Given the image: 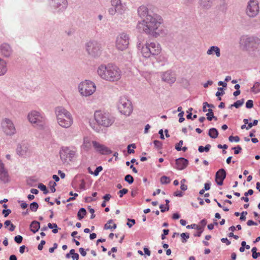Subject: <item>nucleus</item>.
I'll use <instances>...</instances> for the list:
<instances>
[{"label": "nucleus", "instance_id": "obj_1", "mask_svg": "<svg viewBox=\"0 0 260 260\" xmlns=\"http://www.w3.org/2000/svg\"><path fill=\"white\" fill-rule=\"evenodd\" d=\"M159 20V16L154 14L139 22L137 28L140 32H144L151 36L157 37L162 34V30L160 28L161 22Z\"/></svg>", "mask_w": 260, "mask_h": 260}, {"label": "nucleus", "instance_id": "obj_2", "mask_svg": "<svg viewBox=\"0 0 260 260\" xmlns=\"http://www.w3.org/2000/svg\"><path fill=\"white\" fill-rule=\"evenodd\" d=\"M97 72L101 78L108 81H117L121 78L120 69L115 65L110 63L100 65Z\"/></svg>", "mask_w": 260, "mask_h": 260}, {"label": "nucleus", "instance_id": "obj_3", "mask_svg": "<svg viewBox=\"0 0 260 260\" xmlns=\"http://www.w3.org/2000/svg\"><path fill=\"white\" fill-rule=\"evenodd\" d=\"M96 123L93 121H89V124L92 128L97 132L101 130L100 125L104 127H109L114 122V117L109 113H105L101 111H96L94 114Z\"/></svg>", "mask_w": 260, "mask_h": 260}, {"label": "nucleus", "instance_id": "obj_4", "mask_svg": "<svg viewBox=\"0 0 260 260\" xmlns=\"http://www.w3.org/2000/svg\"><path fill=\"white\" fill-rule=\"evenodd\" d=\"M240 45L254 56H260V39L256 37L243 36L240 38Z\"/></svg>", "mask_w": 260, "mask_h": 260}, {"label": "nucleus", "instance_id": "obj_5", "mask_svg": "<svg viewBox=\"0 0 260 260\" xmlns=\"http://www.w3.org/2000/svg\"><path fill=\"white\" fill-rule=\"evenodd\" d=\"M55 113L57 122L61 127L68 128L73 124V118L71 113L64 107H56Z\"/></svg>", "mask_w": 260, "mask_h": 260}, {"label": "nucleus", "instance_id": "obj_6", "mask_svg": "<svg viewBox=\"0 0 260 260\" xmlns=\"http://www.w3.org/2000/svg\"><path fill=\"white\" fill-rule=\"evenodd\" d=\"M28 121L34 125V126L39 129H45L46 127V118L40 112L32 111L27 115Z\"/></svg>", "mask_w": 260, "mask_h": 260}, {"label": "nucleus", "instance_id": "obj_7", "mask_svg": "<svg viewBox=\"0 0 260 260\" xmlns=\"http://www.w3.org/2000/svg\"><path fill=\"white\" fill-rule=\"evenodd\" d=\"M161 51L160 45L156 42L146 43L144 46H143L141 50L142 55L148 58L152 56H155L159 54Z\"/></svg>", "mask_w": 260, "mask_h": 260}, {"label": "nucleus", "instance_id": "obj_8", "mask_svg": "<svg viewBox=\"0 0 260 260\" xmlns=\"http://www.w3.org/2000/svg\"><path fill=\"white\" fill-rule=\"evenodd\" d=\"M96 90L94 83L90 80H85L78 85V90L81 95L88 96L92 95Z\"/></svg>", "mask_w": 260, "mask_h": 260}, {"label": "nucleus", "instance_id": "obj_9", "mask_svg": "<svg viewBox=\"0 0 260 260\" xmlns=\"http://www.w3.org/2000/svg\"><path fill=\"white\" fill-rule=\"evenodd\" d=\"M119 111L122 114L129 116L133 111L131 102L125 96H120L117 103Z\"/></svg>", "mask_w": 260, "mask_h": 260}, {"label": "nucleus", "instance_id": "obj_10", "mask_svg": "<svg viewBox=\"0 0 260 260\" xmlns=\"http://www.w3.org/2000/svg\"><path fill=\"white\" fill-rule=\"evenodd\" d=\"M126 10V5L121 0H111V7L108 10L109 14L114 16L116 14L122 15Z\"/></svg>", "mask_w": 260, "mask_h": 260}, {"label": "nucleus", "instance_id": "obj_11", "mask_svg": "<svg viewBox=\"0 0 260 260\" xmlns=\"http://www.w3.org/2000/svg\"><path fill=\"white\" fill-rule=\"evenodd\" d=\"M101 44L96 41H90L86 44V50L90 56L97 57L102 53Z\"/></svg>", "mask_w": 260, "mask_h": 260}, {"label": "nucleus", "instance_id": "obj_12", "mask_svg": "<svg viewBox=\"0 0 260 260\" xmlns=\"http://www.w3.org/2000/svg\"><path fill=\"white\" fill-rule=\"evenodd\" d=\"M50 5L54 14H60L64 12L68 7L67 0H50Z\"/></svg>", "mask_w": 260, "mask_h": 260}, {"label": "nucleus", "instance_id": "obj_13", "mask_svg": "<svg viewBox=\"0 0 260 260\" xmlns=\"http://www.w3.org/2000/svg\"><path fill=\"white\" fill-rule=\"evenodd\" d=\"M75 154V150L68 147H62L59 152L60 159L63 163L72 161Z\"/></svg>", "mask_w": 260, "mask_h": 260}, {"label": "nucleus", "instance_id": "obj_14", "mask_svg": "<svg viewBox=\"0 0 260 260\" xmlns=\"http://www.w3.org/2000/svg\"><path fill=\"white\" fill-rule=\"evenodd\" d=\"M2 127L4 133L7 136H13L16 133V128L12 121L5 118L2 122Z\"/></svg>", "mask_w": 260, "mask_h": 260}, {"label": "nucleus", "instance_id": "obj_15", "mask_svg": "<svg viewBox=\"0 0 260 260\" xmlns=\"http://www.w3.org/2000/svg\"><path fill=\"white\" fill-rule=\"evenodd\" d=\"M129 38L128 35L124 32L120 34L117 37L116 47L119 50L126 49L129 44Z\"/></svg>", "mask_w": 260, "mask_h": 260}, {"label": "nucleus", "instance_id": "obj_16", "mask_svg": "<svg viewBox=\"0 0 260 260\" xmlns=\"http://www.w3.org/2000/svg\"><path fill=\"white\" fill-rule=\"evenodd\" d=\"M259 12L258 3L257 0H250L246 9V13L250 18L256 17Z\"/></svg>", "mask_w": 260, "mask_h": 260}, {"label": "nucleus", "instance_id": "obj_17", "mask_svg": "<svg viewBox=\"0 0 260 260\" xmlns=\"http://www.w3.org/2000/svg\"><path fill=\"white\" fill-rule=\"evenodd\" d=\"M13 52L12 47L7 43H3L0 45V54L6 58L10 57Z\"/></svg>", "mask_w": 260, "mask_h": 260}, {"label": "nucleus", "instance_id": "obj_18", "mask_svg": "<svg viewBox=\"0 0 260 260\" xmlns=\"http://www.w3.org/2000/svg\"><path fill=\"white\" fill-rule=\"evenodd\" d=\"M92 144L96 151L102 155H108L112 152L108 147L96 141H92Z\"/></svg>", "mask_w": 260, "mask_h": 260}, {"label": "nucleus", "instance_id": "obj_19", "mask_svg": "<svg viewBox=\"0 0 260 260\" xmlns=\"http://www.w3.org/2000/svg\"><path fill=\"white\" fill-rule=\"evenodd\" d=\"M29 146L27 143L18 144L16 149L17 154L19 156H25L29 152Z\"/></svg>", "mask_w": 260, "mask_h": 260}, {"label": "nucleus", "instance_id": "obj_20", "mask_svg": "<svg viewBox=\"0 0 260 260\" xmlns=\"http://www.w3.org/2000/svg\"><path fill=\"white\" fill-rule=\"evenodd\" d=\"M226 172L224 169H220L215 174V181L218 185H222L226 177Z\"/></svg>", "mask_w": 260, "mask_h": 260}, {"label": "nucleus", "instance_id": "obj_21", "mask_svg": "<svg viewBox=\"0 0 260 260\" xmlns=\"http://www.w3.org/2000/svg\"><path fill=\"white\" fill-rule=\"evenodd\" d=\"M138 13L139 16L142 18L146 19L148 16L154 14V13L148 10V9L145 6L142 5L138 9Z\"/></svg>", "mask_w": 260, "mask_h": 260}, {"label": "nucleus", "instance_id": "obj_22", "mask_svg": "<svg viewBox=\"0 0 260 260\" xmlns=\"http://www.w3.org/2000/svg\"><path fill=\"white\" fill-rule=\"evenodd\" d=\"M188 165V161L186 158L180 157L175 160V166L174 167L179 170L184 169Z\"/></svg>", "mask_w": 260, "mask_h": 260}, {"label": "nucleus", "instance_id": "obj_23", "mask_svg": "<svg viewBox=\"0 0 260 260\" xmlns=\"http://www.w3.org/2000/svg\"><path fill=\"white\" fill-rule=\"evenodd\" d=\"M162 80L168 83L172 84L175 82L176 78L173 73L168 71L163 73Z\"/></svg>", "mask_w": 260, "mask_h": 260}, {"label": "nucleus", "instance_id": "obj_24", "mask_svg": "<svg viewBox=\"0 0 260 260\" xmlns=\"http://www.w3.org/2000/svg\"><path fill=\"white\" fill-rule=\"evenodd\" d=\"M8 71L7 62L0 57V76L5 75Z\"/></svg>", "mask_w": 260, "mask_h": 260}, {"label": "nucleus", "instance_id": "obj_25", "mask_svg": "<svg viewBox=\"0 0 260 260\" xmlns=\"http://www.w3.org/2000/svg\"><path fill=\"white\" fill-rule=\"evenodd\" d=\"M81 149L85 151H88L91 147V140L89 138L85 137L83 139V144Z\"/></svg>", "mask_w": 260, "mask_h": 260}, {"label": "nucleus", "instance_id": "obj_26", "mask_svg": "<svg viewBox=\"0 0 260 260\" xmlns=\"http://www.w3.org/2000/svg\"><path fill=\"white\" fill-rule=\"evenodd\" d=\"M214 53L217 57H220L221 55L220 48L217 46H213L210 47L207 51V54L209 55H212Z\"/></svg>", "mask_w": 260, "mask_h": 260}, {"label": "nucleus", "instance_id": "obj_27", "mask_svg": "<svg viewBox=\"0 0 260 260\" xmlns=\"http://www.w3.org/2000/svg\"><path fill=\"white\" fill-rule=\"evenodd\" d=\"M212 3V0H200L199 2L200 6L206 10L211 7Z\"/></svg>", "mask_w": 260, "mask_h": 260}, {"label": "nucleus", "instance_id": "obj_28", "mask_svg": "<svg viewBox=\"0 0 260 260\" xmlns=\"http://www.w3.org/2000/svg\"><path fill=\"white\" fill-rule=\"evenodd\" d=\"M40 228V223L39 222L34 220L30 224V230L33 233H37Z\"/></svg>", "mask_w": 260, "mask_h": 260}, {"label": "nucleus", "instance_id": "obj_29", "mask_svg": "<svg viewBox=\"0 0 260 260\" xmlns=\"http://www.w3.org/2000/svg\"><path fill=\"white\" fill-rule=\"evenodd\" d=\"M0 180L4 183L9 181V175L7 170L0 173Z\"/></svg>", "mask_w": 260, "mask_h": 260}, {"label": "nucleus", "instance_id": "obj_30", "mask_svg": "<svg viewBox=\"0 0 260 260\" xmlns=\"http://www.w3.org/2000/svg\"><path fill=\"white\" fill-rule=\"evenodd\" d=\"M209 136L213 139L216 138L218 136V132L215 128H211L209 130Z\"/></svg>", "mask_w": 260, "mask_h": 260}, {"label": "nucleus", "instance_id": "obj_31", "mask_svg": "<svg viewBox=\"0 0 260 260\" xmlns=\"http://www.w3.org/2000/svg\"><path fill=\"white\" fill-rule=\"evenodd\" d=\"M87 214L86 210L84 208L79 209L77 213V216L79 220H82Z\"/></svg>", "mask_w": 260, "mask_h": 260}, {"label": "nucleus", "instance_id": "obj_32", "mask_svg": "<svg viewBox=\"0 0 260 260\" xmlns=\"http://www.w3.org/2000/svg\"><path fill=\"white\" fill-rule=\"evenodd\" d=\"M208 112L206 114V115L207 116V118L209 121H211L213 119H214L215 120H217V117L214 116L213 111L212 109H208Z\"/></svg>", "mask_w": 260, "mask_h": 260}, {"label": "nucleus", "instance_id": "obj_33", "mask_svg": "<svg viewBox=\"0 0 260 260\" xmlns=\"http://www.w3.org/2000/svg\"><path fill=\"white\" fill-rule=\"evenodd\" d=\"M257 249L256 247H253L251 249L252 256L254 259H256L260 256V252H257Z\"/></svg>", "mask_w": 260, "mask_h": 260}, {"label": "nucleus", "instance_id": "obj_34", "mask_svg": "<svg viewBox=\"0 0 260 260\" xmlns=\"http://www.w3.org/2000/svg\"><path fill=\"white\" fill-rule=\"evenodd\" d=\"M48 228L49 229H53L54 228H55V229L52 230V232L54 234H56L58 232V227L56 223H49L48 224Z\"/></svg>", "mask_w": 260, "mask_h": 260}, {"label": "nucleus", "instance_id": "obj_35", "mask_svg": "<svg viewBox=\"0 0 260 260\" xmlns=\"http://www.w3.org/2000/svg\"><path fill=\"white\" fill-rule=\"evenodd\" d=\"M252 90L255 92H259L260 91V83L258 82H255L254 84V85L252 88Z\"/></svg>", "mask_w": 260, "mask_h": 260}, {"label": "nucleus", "instance_id": "obj_36", "mask_svg": "<svg viewBox=\"0 0 260 260\" xmlns=\"http://www.w3.org/2000/svg\"><path fill=\"white\" fill-rule=\"evenodd\" d=\"M244 103V99H242L240 100H238L236 102H235L233 106L235 107L236 108H239L240 107L243 105Z\"/></svg>", "mask_w": 260, "mask_h": 260}, {"label": "nucleus", "instance_id": "obj_37", "mask_svg": "<svg viewBox=\"0 0 260 260\" xmlns=\"http://www.w3.org/2000/svg\"><path fill=\"white\" fill-rule=\"evenodd\" d=\"M136 148V146L135 144H131L127 146V152L129 154L134 153L135 152V150L134 149Z\"/></svg>", "mask_w": 260, "mask_h": 260}, {"label": "nucleus", "instance_id": "obj_38", "mask_svg": "<svg viewBox=\"0 0 260 260\" xmlns=\"http://www.w3.org/2000/svg\"><path fill=\"white\" fill-rule=\"evenodd\" d=\"M171 181L170 179L166 176H163L160 178V182L162 184H167Z\"/></svg>", "mask_w": 260, "mask_h": 260}, {"label": "nucleus", "instance_id": "obj_39", "mask_svg": "<svg viewBox=\"0 0 260 260\" xmlns=\"http://www.w3.org/2000/svg\"><path fill=\"white\" fill-rule=\"evenodd\" d=\"M38 207H39L38 204L36 202H34L31 203L30 205V209L32 212L37 211L38 209Z\"/></svg>", "mask_w": 260, "mask_h": 260}, {"label": "nucleus", "instance_id": "obj_40", "mask_svg": "<svg viewBox=\"0 0 260 260\" xmlns=\"http://www.w3.org/2000/svg\"><path fill=\"white\" fill-rule=\"evenodd\" d=\"M180 236L182 238V243H185L187 241V239H188L189 238V235L188 233H183L180 234Z\"/></svg>", "mask_w": 260, "mask_h": 260}, {"label": "nucleus", "instance_id": "obj_41", "mask_svg": "<svg viewBox=\"0 0 260 260\" xmlns=\"http://www.w3.org/2000/svg\"><path fill=\"white\" fill-rule=\"evenodd\" d=\"M124 180L129 184H132L134 182V180L132 175L128 174L125 176Z\"/></svg>", "mask_w": 260, "mask_h": 260}, {"label": "nucleus", "instance_id": "obj_42", "mask_svg": "<svg viewBox=\"0 0 260 260\" xmlns=\"http://www.w3.org/2000/svg\"><path fill=\"white\" fill-rule=\"evenodd\" d=\"M38 187L43 191V193L45 194L48 193V190L47 189V188L45 185L42 183H40L38 185Z\"/></svg>", "mask_w": 260, "mask_h": 260}, {"label": "nucleus", "instance_id": "obj_43", "mask_svg": "<svg viewBox=\"0 0 260 260\" xmlns=\"http://www.w3.org/2000/svg\"><path fill=\"white\" fill-rule=\"evenodd\" d=\"M103 167L102 166H99L96 168L95 170H94V172H91L90 174H93L94 176H97L99 173L102 171Z\"/></svg>", "mask_w": 260, "mask_h": 260}, {"label": "nucleus", "instance_id": "obj_44", "mask_svg": "<svg viewBox=\"0 0 260 260\" xmlns=\"http://www.w3.org/2000/svg\"><path fill=\"white\" fill-rule=\"evenodd\" d=\"M49 185L50 186V190L51 192H54L56 191V189L55 188V186L56 185V182L50 181L49 182Z\"/></svg>", "mask_w": 260, "mask_h": 260}, {"label": "nucleus", "instance_id": "obj_45", "mask_svg": "<svg viewBox=\"0 0 260 260\" xmlns=\"http://www.w3.org/2000/svg\"><path fill=\"white\" fill-rule=\"evenodd\" d=\"M196 229L198 231V232H197V233L194 234V236H195V237H200L201 234H202V232L204 231L203 228H202V227L199 226Z\"/></svg>", "mask_w": 260, "mask_h": 260}, {"label": "nucleus", "instance_id": "obj_46", "mask_svg": "<svg viewBox=\"0 0 260 260\" xmlns=\"http://www.w3.org/2000/svg\"><path fill=\"white\" fill-rule=\"evenodd\" d=\"M229 141L232 142L235 141L236 142H238L240 141V138L238 136H231L229 137Z\"/></svg>", "mask_w": 260, "mask_h": 260}, {"label": "nucleus", "instance_id": "obj_47", "mask_svg": "<svg viewBox=\"0 0 260 260\" xmlns=\"http://www.w3.org/2000/svg\"><path fill=\"white\" fill-rule=\"evenodd\" d=\"M23 240V237L20 235H17L14 237V241L18 244H20Z\"/></svg>", "mask_w": 260, "mask_h": 260}, {"label": "nucleus", "instance_id": "obj_48", "mask_svg": "<svg viewBox=\"0 0 260 260\" xmlns=\"http://www.w3.org/2000/svg\"><path fill=\"white\" fill-rule=\"evenodd\" d=\"M113 222V220L112 219H110L108 221L107 223H106L104 225V229L105 230H111V226L109 224L112 223Z\"/></svg>", "mask_w": 260, "mask_h": 260}, {"label": "nucleus", "instance_id": "obj_49", "mask_svg": "<svg viewBox=\"0 0 260 260\" xmlns=\"http://www.w3.org/2000/svg\"><path fill=\"white\" fill-rule=\"evenodd\" d=\"M253 106V102L251 100H248L246 103V107L248 109H250Z\"/></svg>", "mask_w": 260, "mask_h": 260}, {"label": "nucleus", "instance_id": "obj_50", "mask_svg": "<svg viewBox=\"0 0 260 260\" xmlns=\"http://www.w3.org/2000/svg\"><path fill=\"white\" fill-rule=\"evenodd\" d=\"M232 149L234 150L235 154H238L240 152L241 150H242V148L240 146L238 145L236 147H233Z\"/></svg>", "mask_w": 260, "mask_h": 260}, {"label": "nucleus", "instance_id": "obj_51", "mask_svg": "<svg viewBox=\"0 0 260 260\" xmlns=\"http://www.w3.org/2000/svg\"><path fill=\"white\" fill-rule=\"evenodd\" d=\"M183 141L182 140H180L177 144L175 145V149L177 151L181 150V146L183 145Z\"/></svg>", "mask_w": 260, "mask_h": 260}, {"label": "nucleus", "instance_id": "obj_52", "mask_svg": "<svg viewBox=\"0 0 260 260\" xmlns=\"http://www.w3.org/2000/svg\"><path fill=\"white\" fill-rule=\"evenodd\" d=\"M128 192V189L126 188H123L118 192V194L120 198H122L123 196L126 193H127Z\"/></svg>", "mask_w": 260, "mask_h": 260}, {"label": "nucleus", "instance_id": "obj_53", "mask_svg": "<svg viewBox=\"0 0 260 260\" xmlns=\"http://www.w3.org/2000/svg\"><path fill=\"white\" fill-rule=\"evenodd\" d=\"M153 143L155 147L158 149L161 148L162 146V143L160 141L158 140H154Z\"/></svg>", "mask_w": 260, "mask_h": 260}, {"label": "nucleus", "instance_id": "obj_54", "mask_svg": "<svg viewBox=\"0 0 260 260\" xmlns=\"http://www.w3.org/2000/svg\"><path fill=\"white\" fill-rule=\"evenodd\" d=\"M128 222H127V225L129 228H132V226L135 224L136 221L135 219H127Z\"/></svg>", "mask_w": 260, "mask_h": 260}, {"label": "nucleus", "instance_id": "obj_55", "mask_svg": "<svg viewBox=\"0 0 260 260\" xmlns=\"http://www.w3.org/2000/svg\"><path fill=\"white\" fill-rule=\"evenodd\" d=\"M247 214V211H243L241 213H240V220L241 221H245V219H246V217H245V215Z\"/></svg>", "mask_w": 260, "mask_h": 260}, {"label": "nucleus", "instance_id": "obj_56", "mask_svg": "<svg viewBox=\"0 0 260 260\" xmlns=\"http://www.w3.org/2000/svg\"><path fill=\"white\" fill-rule=\"evenodd\" d=\"M2 212L4 217H7L11 213V210L10 209H4Z\"/></svg>", "mask_w": 260, "mask_h": 260}, {"label": "nucleus", "instance_id": "obj_57", "mask_svg": "<svg viewBox=\"0 0 260 260\" xmlns=\"http://www.w3.org/2000/svg\"><path fill=\"white\" fill-rule=\"evenodd\" d=\"M45 243H46L45 241L42 240L41 241L40 243L38 246V250H42L43 248V246L45 244Z\"/></svg>", "mask_w": 260, "mask_h": 260}, {"label": "nucleus", "instance_id": "obj_58", "mask_svg": "<svg viewBox=\"0 0 260 260\" xmlns=\"http://www.w3.org/2000/svg\"><path fill=\"white\" fill-rule=\"evenodd\" d=\"M18 202L21 203L20 206L22 209H24L27 207L28 205L26 202L23 201H19Z\"/></svg>", "mask_w": 260, "mask_h": 260}, {"label": "nucleus", "instance_id": "obj_59", "mask_svg": "<svg viewBox=\"0 0 260 260\" xmlns=\"http://www.w3.org/2000/svg\"><path fill=\"white\" fill-rule=\"evenodd\" d=\"M7 170L5 168V165L2 162V160L0 159V173H2V172L5 171Z\"/></svg>", "mask_w": 260, "mask_h": 260}, {"label": "nucleus", "instance_id": "obj_60", "mask_svg": "<svg viewBox=\"0 0 260 260\" xmlns=\"http://www.w3.org/2000/svg\"><path fill=\"white\" fill-rule=\"evenodd\" d=\"M221 241L223 243H226L227 245L231 244V242L226 238H222L221 239Z\"/></svg>", "mask_w": 260, "mask_h": 260}, {"label": "nucleus", "instance_id": "obj_61", "mask_svg": "<svg viewBox=\"0 0 260 260\" xmlns=\"http://www.w3.org/2000/svg\"><path fill=\"white\" fill-rule=\"evenodd\" d=\"M247 224L248 226L256 225L257 224L256 222L253 221L252 220H249L247 222Z\"/></svg>", "mask_w": 260, "mask_h": 260}, {"label": "nucleus", "instance_id": "obj_62", "mask_svg": "<svg viewBox=\"0 0 260 260\" xmlns=\"http://www.w3.org/2000/svg\"><path fill=\"white\" fill-rule=\"evenodd\" d=\"M174 196L176 197H181L183 196V193L181 191L179 190H177L174 193Z\"/></svg>", "mask_w": 260, "mask_h": 260}, {"label": "nucleus", "instance_id": "obj_63", "mask_svg": "<svg viewBox=\"0 0 260 260\" xmlns=\"http://www.w3.org/2000/svg\"><path fill=\"white\" fill-rule=\"evenodd\" d=\"M111 197V196L110 194H106L103 196V199L105 201V202H106L108 201L110 199Z\"/></svg>", "mask_w": 260, "mask_h": 260}, {"label": "nucleus", "instance_id": "obj_64", "mask_svg": "<svg viewBox=\"0 0 260 260\" xmlns=\"http://www.w3.org/2000/svg\"><path fill=\"white\" fill-rule=\"evenodd\" d=\"M79 252L83 256H86V252L85 251V249L83 248H80Z\"/></svg>", "mask_w": 260, "mask_h": 260}]
</instances>
